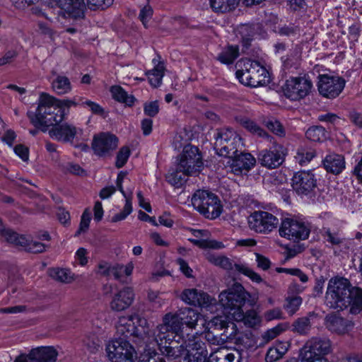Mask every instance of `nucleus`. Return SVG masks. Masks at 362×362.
I'll return each mask as SVG.
<instances>
[{"label":"nucleus","mask_w":362,"mask_h":362,"mask_svg":"<svg viewBox=\"0 0 362 362\" xmlns=\"http://www.w3.org/2000/svg\"><path fill=\"white\" fill-rule=\"evenodd\" d=\"M27 115L35 127L46 132L49 127L61 122L64 118L65 112L64 110L58 107L55 97L42 93L35 112L28 111Z\"/></svg>","instance_id":"obj_1"},{"label":"nucleus","mask_w":362,"mask_h":362,"mask_svg":"<svg viewBox=\"0 0 362 362\" xmlns=\"http://www.w3.org/2000/svg\"><path fill=\"white\" fill-rule=\"evenodd\" d=\"M235 66L240 68L235 72L236 78L245 86L255 88L266 86L270 81L269 72L257 62L241 60Z\"/></svg>","instance_id":"obj_2"},{"label":"nucleus","mask_w":362,"mask_h":362,"mask_svg":"<svg viewBox=\"0 0 362 362\" xmlns=\"http://www.w3.org/2000/svg\"><path fill=\"white\" fill-rule=\"evenodd\" d=\"M350 281L343 277L332 278L328 283L325 295L326 305L332 309L343 310L350 305Z\"/></svg>","instance_id":"obj_3"},{"label":"nucleus","mask_w":362,"mask_h":362,"mask_svg":"<svg viewBox=\"0 0 362 362\" xmlns=\"http://www.w3.org/2000/svg\"><path fill=\"white\" fill-rule=\"evenodd\" d=\"M192 204L197 211L208 219L216 218L223 211L218 197L209 190H197L192 195Z\"/></svg>","instance_id":"obj_4"},{"label":"nucleus","mask_w":362,"mask_h":362,"mask_svg":"<svg viewBox=\"0 0 362 362\" xmlns=\"http://www.w3.org/2000/svg\"><path fill=\"white\" fill-rule=\"evenodd\" d=\"M332 352V342L327 337H312L306 341L299 353L300 362H314Z\"/></svg>","instance_id":"obj_5"},{"label":"nucleus","mask_w":362,"mask_h":362,"mask_svg":"<svg viewBox=\"0 0 362 362\" xmlns=\"http://www.w3.org/2000/svg\"><path fill=\"white\" fill-rule=\"evenodd\" d=\"M313 88V82L307 74L291 76L281 87L284 95L291 101H300L308 96Z\"/></svg>","instance_id":"obj_6"},{"label":"nucleus","mask_w":362,"mask_h":362,"mask_svg":"<svg viewBox=\"0 0 362 362\" xmlns=\"http://www.w3.org/2000/svg\"><path fill=\"white\" fill-rule=\"evenodd\" d=\"M249 297L250 293L243 285L235 282L230 288L219 294V302L226 312L230 315V312L241 309Z\"/></svg>","instance_id":"obj_7"},{"label":"nucleus","mask_w":362,"mask_h":362,"mask_svg":"<svg viewBox=\"0 0 362 362\" xmlns=\"http://www.w3.org/2000/svg\"><path fill=\"white\" fill-rule=\"evenodd\" d=\"M214 149L217 154L230 158L238 152V146L240 143V137L230 129L218 130L215 136Z\"/></svg>","instance_id":"obj_8"},{"label":"nucleus","mask_w":362,"mask_h":362,"mask_svg":"<svg viewBox=\"0 0 362 362\" xmlns=\"http://www.w3.org/2000/svg\"><path fill=\"white\" fill-rule=\"evenodd\" d=\"M105 350L112 362H134L136 349L130 340L119 338L110 341Z\"/></svg>","instance_id":"obj_9"},{"label":"nucleus","mask_w":362,"mask_h":362,"mask_svg":"<svg viewBox=\"0 0 362 362\" xmlns=\"http://www.w3.org/2000/svg\"><path fill=\"white\" fill-rule=\"evenodd\" d=\"M279 233L281 237L293 242H299L308 238L310 228L301 221L285 218L281 220Z\"/></svg>","instance_id":"obj_10"},{"label":"nucleus","mask_w":362,"mask_h":362,"mask_svg":"<svg viewBox=\"0 0 362 362\" xmlns=\"http://www.w3.org/2000/svg\"><path fill=\"white\" fill-rule=\"evenodd\" d=\"M158 344V339L155 333L149 328L146 319L137 316V346L144 347V352L141 355H149L148 356H156V346Z\"/></svg>","instance_id":"obj_11"},{"label":"nucleus","mask_w":362,"mask_h":362,"mask_svg":"<svg viewBox=\"0 0 362 362\" xmlns=\"http://www.w3.org/2000/svg\"><path fill=\"white\" fill-rule=\"evenodd\" d=\"M317 187L316 177L310 170L298 171L293 176L292 187L299 196L313 197L315 194Z\"/></svg>","instance_id":"obj_12"},{"label":"nucleus","mask_w":362,"mask_h":362,"mask_svg":"<svg viewBox=\"0 0 362 362\" xmlns=\"http://www.w3.org/2000/svg\"><path fill=\"white\" fill-rule=\"evenodd\" d=\"M251 230L257 233L268 234L279 224V219L272 214L264 211H256L248 217Z\"/></svg>","instance_id":"obj_13"},{"label":"nucleus","mask_w":362,"mask_h":362,"mask_svg":"<svg viewBox=\"0 0 362 362\" xmlns=\"http://www.w3.org/2000/svg\"><path fill=\"white\" fill-rule=\"evenodd\" d=\"M178 165L188 175L199 173L203 167V161L199 148L190 145L185 146L180 155Z\"/></svg>","instance_id":"obj_14"},{"label":"nucleus","mask_w":362,"mask_h":362,"mask_svg":"<svg viewBox=\"0 0 362 362\" xmlns=\"http://www.w3.org/2000/svg\"><path fill=\"white\" fill-rule=\"evenodd\" d=\"M287 149L281 144L274 143L269 149H264L259 152L258 163L268 169L279 168L284 161Z\"/></svg>","instance_id":"obj_15"},{"label":"nucleus","mask_w":362,"mask_h":362,"mask_svg":"<svg viewBox=\"0 0 362 362\" xmlns=\"http://www.w3.org/2000/svg\"><path fill=\"white\" fill-rule=\"evenodd\" d=\"M317 88L319 93L327 98L334 99L344 88L346 81L342 77L322 74L319 76Z\"/></svg>","instance_id":"obj_16"},{"label":"nucleus","mask_w":362,"mask_h":362,"mask_svg":"<svg viewBox=\"0 0 362 362\" xmlns=\"http://www.w3.org/2000/svg\"><path fill=\"white\" fill-rule=\"evenodd\" d=\"M214 264L220 267L228 270L231 274H244L249 277L252 281L260 283L262 279L259 274L254 272L246 264L237 263L225 256H219L214 259Z\"/></svg>","instance_id":"obj_17"},{"label":"nucleus","mask_w":362,"mask_h":362,"mask_svg":"<svg viewBox=\"0 0 362 362\" xmlns=\"http://www.w3.org/2000/svg\"><path fill=\"white\" fill-rule=\"evenodd\" d=\"M118 145V138L109 132H102L95 135L92 148L96 155L104 156L115 150Z\"/></svg>","instance_id":"obj_18"},{"label":"nucleus","mask_w":362,"mask_h":362,"mask_svg":"<svg viewBox=\"0 0 362 362\" xmlns=\"http://www.w3.org/2000/svg\"><path fill=\"white\" fill-rule=\"evenodd\" d=\"M228 163L231 171L236 175L249 172L256 164V159L250 153H237L228 158Z\"/></svg>","instance_id":"obj_19"},{"label":"nucleus","mask_w":362,"mask_h":362,"mask_svg":"<svg viewBox=\"0 0 362 362\" xmlns=\"http://www.w3.org/2000/svg\"><path fill=\"white\" fill-rule=\"evenodd\" d=\"M325 325L332 333L344 335L353 329L354 324L351 320L337 314H329L325 318Z\"/></svg>","instance_id":"obj_20"},{"label":"nucleus","mask_w":362,"mask_h":362,"mask_svg":"<svg viewBox=\"0 0 362 362\" xmlns=\"http://www.w3.org/2000/svg\"><path fill=\"white\" fill-rule=\"evenodd\" d=\"M78 131L75 126L69 123H56L49 131L51 138L62 142H73L74 137L77 135Z\"/></svg>","instance_id":"obj_21"},{"label":"nucleus","mask_w":362,"mask_h":362,"mask_svg":"<svg viewBox=\"0 0 362 362\" xmlns=\"http://www.w3.org/2000/svg\"><path fill=\"white\" fill-rule=\"evenodd\" d=\"M181 298L189 305L199 307H208L211 304L212 300L209 294L196 288L185 289L182 293Z\"/></svg>","instance_id":"obj_22"},{"label":"nucleus","mask_w":362,"mask_h":362,"mask_svg":"<svg viewBox=\"0 0 362 362\" xmlns=\"http://www.w3.org/2000/svg\"><path fill=\"white\" fill-rule=\"evenodd\" d=\"M317 317L318 315L313 311L308 313L305 316L296 318L290 326L291 332L300 336L309 335L313 320Z\"/></svg>","instance_id":"obj_23"},{"label":"nucleus","mask_w":362,"mask_h":362,"mask_svg":"<svg viewBox=\"0 0 362 362\" xmlns=\"http://www.w3.org/2000/svg\"><path fill=\"white\" fill-rule=\"evenodd\" d=\"M134 296L132 288H124L114 296L110 303L111 309L115 311H122L127 309L133 303Z\"/></svg>","instance_id":"obj_24"},{"label":"nucleus","mask_w":362,"mask_h":362,"mask_svg":"<svg viewBox=\"0 0 362 362\" xmlns=\"http://www.w3.org/2000/svg\"><path fill=\"white\" fill-rule=\"evenodd\" d=\"M71 18H83L86 5L84 0H53Z\"/></svg>","instance_id":"obj_25"},{"label":"nucleus","mask_w":362,"mask_h":362,"mask_svg":"<svg viewBox=\"0 0 362 362\" xmlns=\"http://www.w3.org/2000/svg\"><path fill=\"white\" fill-rule=\"evenodd\" d=\"M157 346H159V349L163 356H165L168 361H174L182 356H183L186 351L185 346V341H177L169 342V344L158 343Z\"/></svg>","instance_id":"obj_26"},{"label":"nucleus","mask_w":362,"mask_h":362,"mask_svg":"<svg viewBox=\"0 0 362 362\" xmlns=\"http://www.w3.org/2000/svg\"><path fill=\"white\" fill-rule=\"evenodd\" d=\"M58 353L52 346L33 349L28 354L30 360L34 362H56Z\"/></svg>","instance_id":"obj_27"},{"label":"nucleus","mask_w":362,"mask_h":362,"mask_svg":"<svg viewBox=\"0 0 362 362\" xmlns=\"http://www.w3.org/2000/svg\"><path fill=\"white\" fill-rule=\"evenodd\" d=\"M322 164L326 171L333 175L340 174L346 166L344 156L337 153L326 156L322 160Z\"/></svg>","instance_id":"obj_28"},{"label":"nucleus","mask_w":362,"mask_h":362,"mask_svg":"<svg viewBox=\"0 0 362 362\" xmlns=\"http://www.w3.org/2000/svg\"><path fill=\"white\" fill-rule=\"evenodd\" d=\"M134 319V317L132 315L121 317L117 326V332L122 336L121 338L129 339L133 343L136 337V325Z\"/></svg>","instance_id":"obj_29"},{"label":"nucleus","mask_w":362,"mask_h":362,"mask_svg":"<svg viewBox=\"0 0 362 362\" xmlns=\"http://www.w3.org/2000/svg\"><path fill=\"white\" fill-rule=\"evenodd\" d=\"M158 329L162 334L173 332L172 333L182 334V322L180 321L177 312L175 313H168L163 317V323L158 326Z\"/></svg>","instance_id":"obj_30"},{"label":"nucleus","mask_w":362,"mask_h":362,"mask_svg":"<svg viewBox=\"0 0 362 362\" xmlns=\"http://www.w3.org/2000/svg\"><path fill=\"white\" fill-rule=\"evenodd\" d=\"M133 269L134 265L132 264H129L127 266L117 265L101 272V274L113 277L116 280L124 283H127V278L132 274Z\"/></svg>","instance_id":"obj_31"},{"label":"nucleus","mask_w":362,"mask_h":362,"mask_svg":"<svg viewBox=\"0 0 362 362\" xmlns=\"http://www.w3.org/2000/svg\"><path fill=\"white\" fill-rule=\"evenodd\" d=\"M238 310L230 312V315L235 320L243 321L244 324L249 327H255L260 323V317L255 310H250L245 313L242 308Z\"/></svg>","instance_id":"obj_32"},{"label":"nucleus","mask_w":362,"mask_h":362,"mask_svg":"<svg viewBox=\"0 0 362 362\" xmlns=\"http://www.w3.org/2000/svg\"><path fill=\"white\" fill-rule=\"evenodd\" d=\"M0 236L4 240L16 246L25 247L28 244V239L22 235L10 228H6L0 218Z\"/></svg>","instance_id":"obj_33"},{"label":"nucleus","mask_w":362,"mask_h":362,"mask_svg":"<svg viewBox=\"0 0 362 362\" xmlns=\"http://www.w3.org/2000/svg\"><path fill=\"white\" fill-rule=\"evenodd\" d=\"M185 351L194 352L208 355L206 344L200 335L193 334L187 336V339L185 341Z\"/></svg>","instance_id":"obj_34"},{"label":"nucleus","mask_w":362,"mask_h":362,"mask_svg":"<svg viewBox=\"0 0 362 362\" xmlns=\"http://www.w3.org/2000/svg\"><path fill=\"white\" fill-rule=\"evenodd\" d=\"M222 320L218 317H213L209 323V330L206 334V339L213 344L223 345L218 327L222 326Z\"/></svg>","instance_id":"obj_35"},{"label":"nucleus","mask_w":362,"mask_h":362,"mask_svg":"<svg viewBox=\"0 0 362 362\" xmlns=\"http://www.w3.org/2000/svg\"><path fill=\"white\" fill-rule=\"evenodd\" d=\"M180 321L182 322V327L184 325L191 329L196 327L200 317V314L192 308H185L177 312Z\"/></svg>","instance_id":"obj_36"},{"label":"nucleus","mask_w":362,"mask_h":362,"mask_svg":"<svg viewBox=\"0 0 362 362\" xmlns=\"http://www.w3.org/2000/svg\"><path fill=\"white\" fill-rule=\"evenodd\" d=\"M125 176H126V174L124 173L123 172H120L118 174L117 179V187H118L119 191L124 194V196L126 197L127 202L124 206L123 210L121 212L115 214L112 218V222H117L119 221L124 219L132 211V202L127 198V196L125 194V192H124L122 187V182L123 181L124 178L125 177Z\"/></svg>","instance_id":"obj_37"},{"label":"nucleus","mask_w":362,"mask_h":362,"mask_svg":"<svg viewBox=\"0 0 362 362\" xmlns=\"http://www.w3.org/2000/svg\"><path fill=\"white\" fill-rule=\"evenodd\" d=\"M283 61V66L285 69H298L300 65L301 62V49L296 45L292 49L290 53L286 57L281 58Z\"/></svg>","instance_id":"obj_38"},{"label":"nucleus","mask_w":362,"mask_h":362,"mask_svg":"<svg viewBox=\"0 0 362 362\" xmlns=\"http://www.w3.org/2000/svg\"><path fill=\"white\" fill-rule=\"evenodd\" d=\"M239 47L237 45H228L218 54L217 60L221 64L230 65L239 57Z\"/></svg>","instance_id":"obj_39"},{"label":"nucleus","mask_w":362,"mask_h":362,"mask_svg":"<svg viewBox=\"0 0 362 362\" xmlns=\"http://www.w3.org/2000/svg\"><path fill=\"white\" fill-rule=\"evenodd\" d=\"M350 313L357 315L362 311V288L352 286L350 292Z\"/></svg>","instance_id":"obj_40"},{"label":"nucleus","mask_w":362,"mask_h":362,"mask_svg":"<svg viewBox=\"0 0 362 362\" xmlns=\"http://www.w3.org/2000/svg\"><path fill=\"white\" fill-rule=\"evenodd\" d=\"M164 63L158 62L152 70L146 73L148 81L153 88H158L161 85L162 79L164 76Z\"/></svg>","instance_id":"obj_41"},{"label":"nucleus","mask_w":362,"mask_h":362,"mask_svg":"<svg viewBox=\"0 0 362 362\" xmlns=\"http://www.w3.org/2000/svg\"><path fill=\"white\" fill-rule=\"evenodd\" d=\"M52 89L58 95H64L71 90V84L69 78L58 75L52 82Z\"/></svg>","instance_id":"obj_42"},{"label":"nucleus","mask_w":362,"mask_h":362,"mask_svg":"<svg viewBox=\"0 0 362 362\" xmlns=\"http://www.w3.org/2000/svg\"><path fill=\"white\" fill-rule=\"evenodd\" d=\"M180 169V165H177V168L172 172H169L166 175V180L172 185L176 187H182L187 181V177L189 176Z\"/></svg>","instance_id":"obj_43"},{"label":"nucleus","mask_w":362,"mask_h":362,"mask_svg":"<svg viewBox=\"0 0 362 362\" xmlns=\"http://www.w3.org/2000/svg\"><path fill=\"white\" fill-rule=\"evenodd\" d=\"M215 317L221 318L222 320V326L218 327L219 332L221 333L222 341L223 344L228 342V339H231V333L236 332V325L227 320L225 316H216Z\"/></svg>","instance_id":"obj_44"},{"label":"nucleus","mask_w":362,"mask_h":362,"mask_svg":"<svg viewBox=\"0 0 362 362\" xmlns=\"http://www.w3.org/2000/svg\"><path fill=\"white\" fill-rule=\"evenodd\" d=\"M308 139L314 142H322L328 137V134L325 127L322 126H312L305 132Z\"/></svg>","instance_id":"obj_45"},{"label":"nucleus","mask_w":362,"mask_h":362,"mask_svg":"<svg viewBox=\"0 0 362 362\" xmlns=\"http://www.w3.org/2000/svg\"><path fill=\"white\" fill-rule=\"evenodd\" d=\"M238 34L241 37V42L243 45V52H246L250 46L251 41L252 40L253 35L255 34L254 28L249 25H241L238 28Z\"/></svg>","instance_id":"obj_46"},{"label":"nucleus","mask_w":362,"mask_h":362,"mask_svg":"<svg viewBox=\"0 0 362 362\" xmlns=\"http://www.w3.org/2000/svg\"><path fill=\"white\" fill-rule=\"evenodd\" d=\"M211 8L216 12L232 11L238 5L240 0H209Z\"/></svg>","instance_id":"obj_47"},{"label":"nucleus","mask_w":362,"mask_h":362,"mask_svg":"<svg viewBox=\"0 0 362 362\" xmlns=\"http://www.w3.org/2000/svg\"><path fill=\"white\" fill-rule=\"evenodd\" d=\"M110 92L112 98L120 102L123 103L128 106H132L134 103V98L133 95H129L124 90L119 86H113L110 88Z\"/></svg>","instance_id":"obj_48"},{"label":"nucleus","mask_w":362,"mask_h":362,"mask_svg":"<svg viewBox=\"0 0 362 362\" xmlns=\"http://www.w3.org/2000/svg\"><path fill=\"white\" fill-rule=\"evenodd\" d=\"M240 124L250 132L258 136L259 137L267 139L272 138L264 129L260 127L254 121H252L249 119H242Z\"/></svg>","instance_id":"obj_49"},{"label":"nucleus","mask_w":362,"mask_h":362,"mask_svg":"<svg viewBox=\"0 0 362 362\" xmlns=\"http://www.w3.org/2000/svg\"><path fill=\"white\" fill-rule=\"evenodd\" d=\"M50 276L53 279L66 284L71 283L74 280L71 272L66 269H53L50 272Z\"/></svg>","instance_id":"obj_50"},{"label":"nucleus","mask_w":362,"mask_h":362,"mask_svg":"<svg viewBox=\"0 0 362 362\" xmlns=\"http://www.w3.org/2000/svg\"><path fill=\"white\" fill-rule=\"evenodd\" d=\"M315 156L314 150L301 146L297 150L296 158L300 165H304L309 163Z\"/></svg>","instance_id":"obj_51"},{"label":"nucleus","mask_w":362,"mask_h":362,"mask_svg":"<svg viewBox=\"0 0 362 362\" xmlns=\"http://www.w3.org/2000/svg\"><path fill=\"white\" fill-rule=\"evenodd\" d=\"M301 303L302 298L300 296L287 297L284 308L288 315H293L298 310Z\"/></svg>","instance_id":"obj_52"},{"label":"nucleus","mask_w":362,"mask_h":362,"mask_svg":"<svg viewBox=\"0 0 362 362\" xmlns=\"http://www.w3.org/2000/svg\"><path fill=\"white\" fill-rule=\"evenodd\" d=\"M285 354L284 350H280L279 346L270 347L266 354V362H275L281 359Z\"/></svg>","instance_id":"obj_53"},{"label":"nucleus","mask_w":362,"mask_h":362,"mask_svg":"<svg viewBox=\"0 0 362 362\" xmlns=\"http://www.w3.org/2000/svg\"><path fill=\"white\" fill-rule=\"evenodd\" d=\"M160 111L159 102L158 100L146 102L144 104V112L149 117H156Z\"/></svg>","instance_id":"obj_54"},{"label":"nucleus","mask_w":362,"mask_h":362,"mask_svg":"<svg viewBox=\"0 0 362 362\" xmlns=\"http://www.w3.org/2000/svg\"><path fill=\"white\" fill-rule=\"evenodd\" d=\"M130 155L129 148L127 146H123L120 148L117 154L115 165L117 168H120L127 163L128 158Z\"/></svg>","instance_id":"obj_55"},{"label":"nucleus","mask_w":362,"mask_h":362,"mask_svg":"<svg viewBox=\"0 0 362 362\" xmlns=\"http://www.w3.org/2000/svg\"><path fill=\"white\" fill-rule=\"evenodd\" d=\"M90 213L88 209H86L82 214L79 228L76 232L75 235L78 236L82 233H85L89 228V223L90 222Z\"/></svg>","instance_id":"obj_56"},{"label":"nucleus","mask_w":362,"mask_h":362,"mask_svg":"<svg viewBox=\"0 0 362 362\" xmlns=\"http://www.w3.org/2000/svg\"><path fill=\"white\" fill-rule=\"evenodd\" d=\"M266 127L272 132L279 136H284L286 134L285 129L281 122L278 120H270L267 122Z\"/></svg>","instance_id":"obj_57"},{"label":"nucleus","mask_w":362,"mask_h":362,"mask_svg":"<svg viewBox=\"0 0 362 362\" xmlns=\"http://www.w3.org/2000/svg\"><path fill=\"white\" fill-rule=\"evenodd\" d=\"M173 332H168L167 333L162 334L160 332V330H158V333L157 334V337L160 340V343L169 344V342L172 341H177L179 339V341H180L181 339H182V337L181 334H175L172 333Z\"/></svg>","instance_id":"obj_58"},{"label":"nucleus","mask_w":362,"mask_h":362,"mask_svg":"<svg viewBox=\"0 0 362 362\" xmlns=\"http://www.w3.org/2000/svg\"><path fill=\"white\" fill-rule=\"evenodd\" d=\"M87 6L92 9L95 10L98 8L105 9L112 4L114 0H86Z\"/></svg>","instance_id":"obj_59"},{"label":"nucleus","mask_w":362,"mask_h":362,"mask_svg":"<svg viewBox=\"0 0 362 362\" xmlns=\"http://www.w3.org/2000/svg\"><path fill=\"white\" fill-rule=\"evenodd\" d=\"M288 327V325L286 324H279L275 327L267 330L264 335V337L267 340H271L274 339L279 334H280L282 332L285 331Z\"/></svg>","instance_id":"obj_60"},{"label":"nucleus","mask_w":362,"mask_h":362,"mask_svg":"<svg viewBox=\"0 0 362 362\" xmlns=\"http://www.w3.org/2000/svg\"><path fill=\"white\" fill-rule=\"evenodd\" d=\"M55 103H57L59 108L61 110H64L65 115L68 113V111L66 112L65 108H70L71 107H76L78 105V101H77L76 98H74L73 99H57L55 98Z\"/></svg>","instance_id":"obj_61"},{"label":"nucleus","mask_w":362,"mask_h":362,"mask_svg":"<svg viewBox=\"0 0 362 362\" xmlns=\"http://www.w3.org/2000/svg\"><path fill=\"white\" fill-rule=\"evenodd\" d=\"M184 361L185 362H206L208 357L206 354L185 351Z\"/></svg>","instance_id":"obj_62"},{"label":"nucleus","mask_w":362,"mask_h":362,"mask_svg":"<svg viewBox=\"0 0 362 362\" xmlns=\"http://www.w3.org/2000/svg\"><path fill=\"white\" fill-rule=\"evenodd\" d=\"M264 318L266 321H272L273 320H279L283 318V313L279 308H275L267 310L264 313Z\"/></svg>","instance_id":"obj_63"},{"label":"nucleus","mask_w":362,"mask_h":362,"mask_svg":"<svg viewBox=\"0 0 362 362\" xmlns=\"http://www.w3.org/2000/svg\"><path fill=\"white\" fill-rule=\"evenodd\" d=\"M27 247L28 251L33 253H40L43 252L46 250V245L37 242V241H30L28 240V244L25 246Z\"/></svg>","instance_id":"obj_64"}]
</instances>
